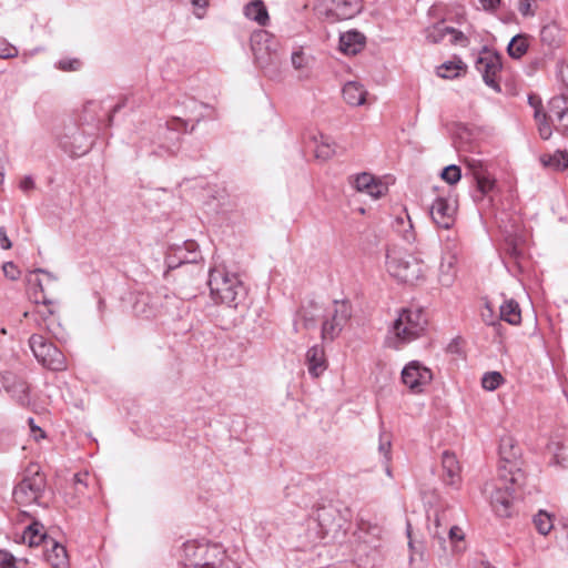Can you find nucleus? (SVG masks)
<instances>
[{"instance_id":"1","label":"nucleus","mask_w":568,"mask_h":568,"mask_svg":"<svg viewBox=\"0 0 568 568\" xmlns=\"http://www.w3.org/2000/svg\"><path fill=\"white\" fill-rule=\"evenodd\" d=\"M503 454H505L503 452ZM507 463L498 469V475L484 485L483 493L489 499L490 505L499 517H509L514 494L524 485L525 474L520 468L509 463L507 456L503 455Z\"/></svg>"},{"instance_id":"2","label":"nucleus","mask_w":568,"mask_h":568,"mask_svg":"<svg viewBox=\"0 0 568 568\" xmlns=\"http://www.w3.org/2000/svg\"><path fill=\"white\" fill-rule=\"evenodd\" d=\"M210 295L214 303L237 308L247 295V290L237 273L224 265H215L209 273Z\"/></svg>"},{"instance_id":"3","label":"nucleus","mask_w":568,"mask_h":568,"mask_svg":"<svg viewBox=\"0 0 568 568\" xmlns=\"http://www.w3.org/2000/svg\"><path fill=\"white\" fill-rule=\"evenodd\" d=\"M179 561L184 568H239L219 545L204 540L184 542L179 550Z\"/></svg>"},{"instance_id":"4","label":"nucleus","mask_w":568,"mask_h":568,"mask_svg":"<svg viewBox=\"0 0 568 568\" xmlns=\"http://www.w3.org/2000/svg\"><path fill=\"white\" fill-rule=\"evenodd\" d=\"M426 325L427 320L420 308L403 310L393 324V337L388 338L389 346L398 349L418 338L425 332Z\"/></svg>"},{"instance_id":"5","label":"nucleus","mask_w":568,"mask_h":568,"mask_svg":"<svg viewBox=\"0 0 568 568\" xmlns=\"http://www.w3.org/2000/svg\"><path fill=\"white\" fill-rule=\"evenodd\" d=\"M345 524V518L335 506L320 505L313 509L307 519L308 538L315 540L327 536L335 537L344 529Z\"/></svg>"},{"instance_id":"6","label":"nucleus","mask_w":568,"mask_h":568,"mask_svg":"<svg viewBox=\"0 0 568 568\" xmlns=\"http://www.w3.org/2000/svg\"><path fill=\"white\" fill-rule=\"evenodd\" d=\"M45 488V477L40 471L37 464H30L21 480L13 489V499L19 506H30L38 504Z\"/></svg>"},{"instance_id":"7","label":"nucleus","mask_w":568,"mask_h":568,"mask_svg":"<svg viewBox=\"0 0 568 568\" xmlns=\"http://www.w3.org/2000/svg\"><path fill=\"white\" fill-rule=\"evenodd\" d=\"M386 268L392 277L406 284H415L424 274V265L420 260L396 251L387 253Z\"/></svg>"},{"instance_id":"8","label":"nucleus","mask_w":568,"mask_h":568,"mask_svg":"<svg viewBox=\"0 0 568 568\" xmlns=\"http://www.w3.org/2000/svg\"><path fill=\"white\" fill-rule=\"evenodd\" d=\"M352 316V306L346 301H334L324 310L322 317L321 337L324 342H332L339 336L341 332Z\"/></svg>"},{"instance_id":"9","label":"nucleus","mask_w":568,"mask_h":568,"mask_svg":"<svg viewBox=\"0 0 568 568\" xmlns=\"http://www.w3.org/2000/svg\"><path fill=\"white\" fill-rule=\"evenodd\" d=\"M251 48L258 68L265 73L277 70L280 57L275 49V41L267 31L254 32L251 37Z\"/></svg>"},{"instance_id":"10","label":"nucleus","mask_w":568,"mask_h":568,"mask_svg":"<svg viewBox=\"0 0 568 568\" xmlns=\"http://www.w3.org/2000/svg\"><path fill=\"white\" fill-rule=\"evenodd\" d=\"M30 348L37 361L51 371L67 368L65 357L60 349L49 343L41 334H32L29 338Z\"/></svg>"},{"instance_id":"11","label":"nucleus","mask_w":568,"mask_h":568,"mask_svg":"<svg viewBox=\"0 0 568 568\" xmlns=\"http://www.w3.org/2000/svg\"><path fill=\"white\" fill-rule=\"evenodd\" d=\"M29 298L34 304L51 303L48 292L57 284V276L43 268H34L26 276Z\"/></svg>"},{"instance_id":"12","label":"nucleus","mask_w":568,"mask_h":568,"mask_svg":"<svg viewBox=\"0 0 568 568\" xmlns=\"http://www.w3.org/2000/svg\"><path fill=\"white\" fill-rule=\"evenodd\" d=\"M362 0H322L317 7L318 14L334 22L354 18L362 11Z\"/></svg>"},{"instance_id":"13","label":"nucleus","mask_w":568,"mask_h":568,"mask_svg":"<svg viewBox=\"0 0 568 568\" xmlns=\"http://www.w3.org/2000/svg\"><path fill=\"white\" fill-rule=\"evenodd\" d=\"M432 381V371L419 361L409 362L402 371V382L413 393H422Z\"/></svg>"},{"instance_id":"14","label":"nucleus","mask_w":568,"mask_h":568,"mask_svg":"<svg viewBox=\"0 0 568 568\" xmlns=\"http://www.w3.org/2000/svg\"><path fill=\"white\" fill-rule=\"evenodd\" d=\"M542 116L550 124L551 130L555 126L556 130L568 133V99L564 95L550 99Z\"/></svg>"},{"instance_id":"15","label":"nucleus","mask_w":568,"mask_h":568,"mask_svg":"<svg viewBox=\"0 0 568 568\" xmlns=\"http://www.w3.org/2000/svg\"><path fill=\"white\" fill-rule=\"evenodd\" d=\"M476 69L481 73L484 82L496 91H500L497 74L501 70V61L498 54L484 51L476 60Z\"/></svg>"},{"instance_id":"16","label":"nucleus","mask_w":568,"mask_h":568,"mask_svg":"<svg viewBox=\"0 0 568 568\" xmlns=\"http://www.w3.org/2000/svg\"><path fill=\"white\" fill-rule=\"evenodd\" d=\"M163 296L150 292H138L132 305L136 316L143 318H154L162 314Z\"/></svg>"},{"instance_id":"17","label":"nucleus","mask_w":568,"mask_h":568,"mask_svg":"<svg viewBox=\"0 0 568 568\" xmlns=\"http://www.w3.org/2000/svg\"><path fill=\"white\" fill-rule=\"evenodd\" d=\"M187 122L181 118H172L166 121L164 126H161L162 134L165 135L168 143H161L158 150L153 153L159 155L173 154L178 149L181 132H186Z\"/></svg>"},{"instance_id":"18","label":"nucleus","mask_w":568,"mask_h":568,"mask_svg":"<svg viewBox=\"0 0 568 568\" xmlns=\"http://www.w3.org/2000/svg\"><path fill=\"white\" fill-rule=\"evenodd\" d=\"M456 210L454 201L437 196L430 206V216L438 227L449 230L455 223Z\"/></svg>"},{"instance_id":"19","label":"nucleus","mask_w":568,"mask_h":568,"mask_svg":"<svg viewBox=\"0 0 568 568\" xmlns=\"http://www.w3.org/2000/svg\"><path fill=\"white\" fill-rule=\"evenodd\" d=\"M60 145L71 156L78 158L90 150L92 139L84 131L74 130L71 134H65L60 139Z\"/></svg>"},{"instance_id":"20","label":"nucleus","mask_w":568,"mask_h":568,"mask_svg":"<svg viewBox=\"0 0 568 568\" xmlns=\"http://www.w3.org/2000/svg\"><path fill=\"white\" fill-rule=\"evenodd\" d=\"M51 305L52 302L36 304V310L32 313L24 312L23 316L29 317L31 315L40 329H43L52 336L57 337L58 328L60 326L55 323L54 312Z\"/></svg>"},{"instance_id":"21","label":"nucleus","mask_w":568,"mask_h":568,"mask_svg":"<svg viewBox=\"0 0 568 568\" xmlns=\"http://www.w3.org/2000/svg\"><path fill=\"white\" fill-rule=\"evenodd\" d=\"M352 184L358 192H363L377 200L386 194L388 187L381 180L369 173H361L352 179Z\"/></svg>"},{"instance_id":"22","label":"nucleus","mask_w":568,"mask_h":568,"mask_svg":"<svg viewBox=\"0 0 568 568\" xmlns=\"http://www.w3.org/2000/svg\"><path fill=\"white\" fill-rule=\"evenodd\" d=\"M324 308L316 302L310 301L304 304L296 314L294 321L295 331L300 327L305 329L315 328L320 318L323 317Z\"/></svg>"},{"instance_id":"23","label":"nucleus","mask_w":568,"mask_h":568,"mask_svg":"<svg viewBox=\"0 0 568 568\" xmlns=\"http://www.w3.org/2000/svg\"><path fill=\"white\" fill-rule=\"evenodd\" d=\"M449 37V42L453 44L465 41L466 38L462 31L455 28L448 27L445 23H437L426 29V39L430 43H439L444 41L446 37Z\"/></svg>"},{"instance_id":"24","label":"nucleus","mask_w":568,"mask_h":568,"mask_svg":"<svg viewBox=\"0 0 568 568\" xmlns=\"http://www.w3.org/2000/svg\"><path fill=\"white\" fill-rule=\"evenodd\" d=\"M443 480L446 485L457 487L460 484V466L453 453L444 452L442 456Z\"/></svg>"},{"instance_id":"25","label":"nucleus","mask_w":568,"mask_h":568,"mask_svg":"<svg viewBox=\"0 0 568 568\" xmlns=\"http://www.w3.org/2000/svg\"><path fill=\"white\" fill-rule=\"evenodd\" d=\"M365 45V37L358 31H347L339 37V49L347 55H355Z\"/></svg>"},{"instance_id":"26","label":"nucleus","mask_w":568,"mask_h":568,"mask_svg":"<svg viewBox=\"0 0 568 568\" xmlns=\"http://www.w3.org/2000/svg\"><path fill=\"white\" fill-rule=\"evenodd\" d=\"M528 103L534 109V118L537 122L538 132L541 139L548 140L551 136L550 124L546 121L541 100L536 94L528 95Z\"/></svg>"},{"instance_id":"27","label":"nucleus","mask_w":568,"mask_h":568,"mask_svg":"<svg viewBox=\"0 0 568 568\" xmlns=\"http://www.w3.org/2000/svg\"><path fill=\"white\" fill-rule=\"evenodd\" d=\"M343 98L352 106L363 105L366 101L367 91L364 85L357 81H348L344 84Z\"/></svg>"},{"instance_id":"28","label":"nucleus","mask_w":568,"mask_h":568,"mask_svg":"<svg viewBox=\"0 0 568 568\" xmlns=\"http://www.w3.org/2000/svg\"><path fill=\"white\" fill-rule=\"evenodd\" d=\"M306 364L313 377L322 375L327 367L323 348L317 345L311 347L306 353Z\"/></svg>"},{"instance_id":"29","label":"nucleus","mask_w":568,"mask_h":568,"mask_svg":"<svg viewBox=\"0 0 568 568\" xmlns=\"http://www.w3.org/2000/svg\"><path fill=\"white\" fill-rule=\"evenodd\" d=\"M457 257L455 254H446L442 257L439 264L438 281L443 286L449 287L457 274Z\"/></svg>"},{"instance_id":"30","label":"nucleus","mask_w":568,"mask_h":568,"mask_svg":"<svg viewBox=\"0 0 568 568\" xmlns=\"http://www.w3.org/2000/svg\"><path fill=\"white\" fill-rule=\"evenodd\" d=\"M51 548L47 550L45 558L52 568H69V559L64 546L53 539L45 541V546Z\"/></svg>"},{"instance_id":"31","label":"nucleus","mask_w":568,"mask_h":568,"mask_svg":"<svg viewBox=\"0 0 568 568\" xmlns=\"http://www.w3.org/2000/svg\"><path fill=\"white\" fill-rule=\"evenodd\" d=\"M392 226L405 242L413 243L416 240L410 216L406 211L394 219Z\"/></svg>"},{"instance_id":"32","label":"nucleus","mask_w":568,"mask_h":568,"mask_svg":"<svg viewBox=\"0 0 568 568\" xmlns=\"http://www.w3.org/2000/svg\"><path fill=\"white\" fill-rule=\"evenodd\" d=\"M244 16L257 22L260 26H266L270 17L267 9L262 0H253L244 7Z\"/></svg>"},{"instance_id":"33","label":"nucleus","mask_w":568,"mask_h":568,"mask_svg":"<svg viewBox=\"0 0 568 568\" xmlns=\"http://www.w3.org/2000/svg\"><path fill=\"white\" fill-rule=\"evenodd\" d=\"M540 41L551 49L559 48L562 43L560 27L556 22L544 26L540 30Z\"/></svg>"},{"instance_id":"34","label":"nucleus","mask_w":568,"mask_h":568,"mask_svg":"<svg viewBox=\"0 0 568 568\" xmlns=\"http://www.w3.org/2000/svg\"><path fill=\"white\" fill-rule=\"evenodd\" d=\"M455 513V509L452 507H445L440 510H437L434 516V525H435V531L434 537L438 538L439 540H445L443 537V534L446 532V528L452 526L453 521V515Z\"/></svg>"},{"instance_id":"35","label":"nucleus","mask_w":568,"mask_h":568,"mask_svg":"<svg viewBox=\"0 0 568 568\" xmlns=\"http://www.w3.org/2000/svg\"><path fill=\"white\" fill-rule=\"evenodd\" d=\"M500 321H505L510 325H519L521 323V311L519 304L510 298L506 300L499 307Z\"/></svg>"},{"instance_id":"36","label":"nucleus","mask_w":568,"mask_h":568,"mask_svg":"<svg viewBox=\"0 0 568 568\" xmlns=\"http://www.w3.org/2000/svg\"><path fill=\"white\" fill-rule=\"evenodd\" d=\"M176 255L179 263L187 264V263H196L200 257V253L197 252V244L194 241H186L183 246H178L173 250Z\"/></svg>"},{"instance_id":"37","label":"nucleus","mask_w":568,"mask_h":568,"mask_svg":"<svg viewBox=\"0 0 568 568\" xmlns=\"http://www.w3.org/2000/svg\"><path fill=\"white\" fill-rule=\"evenodd\" d=\"M540 162L545 168L562 171L568 168V153L558 150L552 154H542Z\"/></svg>"},{"instance_id":"38","label":"nucleus","mask_w":568,"mask_h":568,"mask_svg":"<svg viewBox=\"0 0 568 568\" xmlns=\"http://www.w3.org/2000/svg\"><path fill=\"white\" fill-rule=\"evenodd\" d=\"M358 529L359 538L363 539L364 542L371 544L374 548L378 546L376 541H379L382 536V528L379 526L362 521L358 525Z\"/></svg>"},{"instance_id":"39","label":"nucleus","mask_w":568,"mask_h":568,"mask_svg":"<svg viewBox=\"0 0 568 568\" xmlns=\"http://www.w3.org/2000/svg\"><path fill=\"white\" fill-rule=\"evenodd\" d=\"M6 389L18 400L22 406L29 404V386L26 381L18 378L10 385H6Z\"/></svg>"},{"instance_id":"40","label":"nucleus","mask_w":568,"mask_h":568,"mask_svg":"<svg viewBox=\"0 0 568 568\" xmlns=\"http://www.w3.org/2000/svg\"><path fill=\"white\" fill-rule=\"evenodd\" d=\"M504 450V455L508 457L509 459V463H511L513 465H515L516 468H519L517 463H516V457L518 455V452L519 449L515 447L514 443H513V439L510 437H506V438H503L501 442H500V445H499V455H500V465L498 467V469L508 464L507 463V459L503 456V452Z\"/></svg>"},{"instance_id":"41","label":"nucleus","mask_w":568,"mask_h":568,"mask_svg":"<svg viewBox=\"0 0 568 568\" xmlns=\"http://www.w3.org/2000/svg\"><path fill=\"white\" fill-rule=\"evenodd\" d=\"M528 47L529 43L527 36L517 34L510 40L507 51L511 58L520 59L524 54H526Z\"/></svg>"},{"instance_id":"42","label":"nucleus","mask_w":568,"mask_h":568,"mask_svg":"<svg viewBox=\"0 0 568 568\" xmlns=\"http://www.w3.org/2000/svg\"><path fill=\"white\" fill-rule=\"evenodd\" d=\"M41 528L39 526V524L37 523H33L32 525H30L26 530H24V534H23V540L27 541L29 544V546H38L40 545L42 541H48L45 539V535L41 531Z\"/></svg>"},{"instance_id":"43","label":"nucleus","mask_w":568,"mask_h":568,"mask_svg":"<svg viewBox=\"0 0 568 568\" xmlns=\"http://www.w3.org/2000/svg\"><path fill=\"white\" fill-rule=\"evenodd\" d=\"M506 382L505 377L496 371L487 372L481 377V386L485 390L494 392Z\"/></svg>"},{"instance_id":"44","label":"nucleus","mask_w":568,"mask_h":568,"mask_svg":"<svg viewBox=\"0 0 568 568\" xmlns=\"http://www.w3.org/2000/svg\"><path fill=\"white\" fill-rule=\"evenodd\" d=\"M534 525L539 534L547 535L554 527L550 514L545 510H539L534 517Z\"/></svg>"},{"instance_id":"45","label":"nucleus","mask_w":568,"mask_h":568,"mask_svg":"<svg viewBox=\"0 0 568 568\" xmlns=\"http://www.w3.org/2000/svg\"><path fill=\"white\" fill-rule=\"evenodd\" d=\"M335 153V145L327 136H321L320 143L316 145L315 155L317 159L327 160Z\"/></svg>"},{"instance_id":"46","label":"nucleus","mask_w":568,"mask_h":568,"mask_svg":"<svg viewBox=\"0 0 568 568\" xmlns=\"http://www.w3.org/2000/svg\"><path fill=\"white\" fill-rule=\"evenodd\" d=\"M26 559H17L8 550L0 549V567L1 568H24Z\"/></svg>"},{"instance_id":"47","label":"nucleus","mask_w":568,"mask_h":568,"mask_svg":"<svg viewBox=\"0 0 568 568\" xmlns=\"http://www.w3.org/2000/svg\"><path fill=\"white\" fill-rule=\"evenodd\" d=\"M480 316L486 325L494 326L496 328L501 327L500 317L495 314L494 307L488 301L485 302Z\"/></svg>"},{"instance_id":"48","label":"nucleus","mask_w":568,"mask_h":568,"mask_svg":"<svg viewBox=\"0 0 568 568\" xmlns=\"http://www.w3.org/2000/svg\"><path fill=\"white\" fill-rule=\"evenodd\" d=\"M462 69V61L458 62H445L437 69V74L444 79H453L459 74Z\"/></svg>"},{"instance_id":"49","label":"nucleus","mask_w":568,"mask_h":568,"mask_svg":"<svg viewBox=\"0 0 568 568\" xmlns=\"http://www.w3.org/2000/svg\"><path fill=\"white\" fill-rule=\"evenodd\" d=\"M440 176L448 184H456L462 178L460 169L454 164L448 165L442 171Z\"/></svg>"},{"instance_id":"50","label":"nucleus","mask_w":568,"mask_h":568,"mask_svg":"<svg viewBox=\"0 0 568 568\" xmlns=\"http://www.w3.org/2000/svg\"><path fill=\"white\" fill-rule=\"evenodd\" d=\"M446 532L448 534V538L454 546V551H460L462 548L458 546V542L464 540V532L462 528L457 525H452L446 528Z\"/></svg>"},{"instance_id":"51","label":"nucleus","mask_w":568,"mask_h":568,"mask_svg":"<svg viewBox=\"0 0 568 568\" xmlns=\"http://www.w3.org/2000/svg\"><path fill=\"white\" fill-rule=\"evenodd\" d=\"M476 183H477V187L478 190L483 193V194H487L488 192H490L495 185V181L494 179L490 176L489 173L485 172L476 178H474Z\"/></svg>"},{"instance_id":"52","label":"nucleus","mask_w":568,"mask_h":568,"mask_svg":"<svg viewBox=\"0 0 568 568\" xmlns=\"http://www.w3.org/2000/svg\"><path fill=\"white\" fill-rule=\"evenodd\" d=\"M390 447H392L390 435L387 434L386 432H381L378 450L381 454L384 455V457L387 460L389 459Z\"/></svg>"},{"instance_id":"53","label":"nucleus","mask_w":568,"mask_h":568,"mask_svg":"<svg viewBox=\"0 0 568 568\" xmlns=\"http://www.w3.org/2000/svg\"><path fill=\"white\" fill-rule=\"evenodd\" d=\"M465 162L468 169L471 171L474 178L487 172L481 160L467 158L465 159Z\"/></svg>"},{"instance_id":"54","label":"nucleus","mask_w":568,"mask_h":568,"mask_svg":"<svg viewBox=\"0 0 568 568\" xmlns=\"http://www.w3.org/2000/svg\"><path fill=\"white\" fill-rule=\"evenodd\" d=\"M57 65L62 71H77L81 68V61L79 59H62Z\"/></svg>"},{"instance_id":"55","label":"nucleus","mask_w":568,"mask_h":568,"mask_svg":"<svg viewBox=\"0 0 568 568\" xmlns=\"http://www.w3.org/2000/svg\"><path fill=\"white\" fill-rule=\"evenodd\" d=\"M3 274L9 280H17L20 276V271L13 262H6L2 265Z\"/></svg>"},{"instance_id":"56","label":"nucleus","mask_w":568,"mask_h":568,"mask_svg":"<svg viewBox=\"0 0 568 568\" xmlns=\"http://www.w3.org/2000/svg\"><path fill=\"white\" fill-rule=\"evenodd\" d=\"M292 64L296 70H302L306 67L307 60L302 50L294 51L291 57Z\"/></svg>"},{"instance_id":"57","label":"nucleus","mask_w":568,"mask_h":568,"mask_svg":"<svg viewBox=\"0 0 568 568\" xmlns=\"http://www.w3.org/2000/svg\"><path fill=\"white\" fill-rule=\"evenodd\" d=\"M517 9L524 17H531L535 14L530 0H520L517 4Z\"/></svg>"},{"instance_id":"58","label":"nucleus","mask_w":568,"mask_h":568,"mask_svg":"<svg viewBox=\"0 0 568 568\" xmlns=\"http://www.w3.org/2000/svg\"><path fill=\"white\" fill-rule=\"evenodd\" d=\"M29 425L31 429L32 437L36 442L43 439L45 437V433L34 424L33 418H29Z\"/></svg>"},{"instance_id":"59","label":"nucleus","mask_w":568,"mask_h":568,"mask_svg":"<svg viewBox=\"0 0 568 568\" xmlns=\"http://www.w3.org/2000/svg\"><path fill=\"white\" fill-rule=\"evenodd\" d=\"M20 189L28 193L30 191H32L34 189V181L31 176H24L21 181H20Z\"/></svg>"},{"instance_id":"60","label":"nucleus","mask_w":568,"mask_h":568,"mask_svg":"<svg viewBox=\"0 0 568 568\" xmlns=\"http://www.w3.org/2000/svg\"><path fill=\"white\" fill-rule=\"evenodd\" d=\"M88 474H84V475H81V474H77L74 475V489L77 493L79 494H83V487L87 486V484L84 483V477H87Z\"/></svg>"},{"instance_id":"61","label":"nucleus","mask_w":568,"mask_h":568,"mask_svg":"<svg viewBox=\"0 0 568 568\" xmlns=\"http://www.w3.org/2000/svg\"><path fill=\"white\" fill-rule=\"evenodd\" d=\"M0 246L3 250H9L12 246V243L9 240L6 229L3 226L0 227Z\"/></svg>"},{"instance_id":"62","label":"nucleus","mask_w":568,"mask_h":568,"mask_svg":"<svg viewBox=\"0 0 568 568\" xmlns=\"http://www.w3.org/2000/svg\"><path fill=\"white\" fill-rule=\"evenodd\" d=\"M18 54V50L13 45H7L4 49L0 51V58L2 59H9L14 58Z\"/></svg>"},{"instance_id":"63","label":"nucleus","mask_w":568,"mask_h":568,"mask_svg":"<svg viewBox=\"0 0 568 568\" xmlns=\"http://www.w3.org/2000/svg\"><path fill=\"white\" fill-rule=\"evenodd\" d=\"M165 263H166L168 267L171 270L176 268L181 265V263H179V260L173 251L166 255Z\"/></svg>"},{"instance_id":"64","label":"nucleus","mask_w":568,"mask_h":568,"mask_svg":"<svg viewBox=\"0 0 568 568\" xmlns=\"http://www.w3.org/2000/svg\"><path fill=\"white\" fill-rule=\"evenodd\" d=\"M484 9L493 10L500 4V0H479Z\"/></svg>"}]
</instances>
